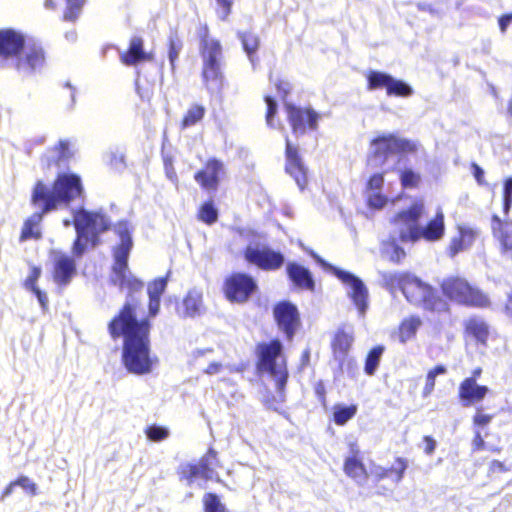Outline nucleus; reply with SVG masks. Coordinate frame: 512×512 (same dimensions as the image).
<instances>
[{"mask_svg":"<svg viewBox=\"0 0 512 512\" xmlns=\"http://www.w3.org/2000/svg\"><path fill=\"white\" fill-rule=\"evenodd\" d=\"M184 316L195 317L203 310L202 292L198 289H191L183 299Z\"/></svg>","mask_w":512,"mask_h":512,"instance_id":"30","label":"nucleus"},{"mask_svg":"<svg viewBox=\"0 0 512 512\" xmlns=\"http://www.w3.org/2000/svg\"><path fill=\"white\" fill-rule=\"evenodd\" d=\"M313 256L325 270L331 272L346 286L347 296L355 305L359 316L364 317L369 306V291L364 282L355 274L329 264L316 255Z\"/></svg>","mask_w":512,"mask_h":512,"instance_id":"10","label":"nucleus"},{"mask_svg":"<svg viewBox=\"0 0 512 512\" xmlns=\"http://www.w3.org/2000/svg\"><path fill=\"white\" fill-rule=\"evenodd\" d=\"M488 392L487 386L477 384L473 378H465L458 388V396L464 407L481 402Z\"/></svg>","mask_w":512,"mask_h":512,"instance_id":"21","label":"nucleus"},{"mask_svg":"<svg viewBox=\"0 0 512 512\" xmlns=\"http://www.w3.org/2000/svg\"><path fill=\"white\" fill-rule=\"evenodd\" d=\"M406 468H407V463L402 458H398L396 460L395 465H393L390 468V474L391 473H395L396 474V478H395V482L396 483H399L402 480Z\"/></svg>","mask_w":512,"mask_h":512,"instance_id":"51","label":"nucleus"},{"mask_svg":"<svg viewBox=\"0 0 512 512\" xmlns=\"http://www.w3.org/2000/svg\"><path fill=\"white\" fill-rule=\"evenodd\" d=\"M418 144L414 141L398 137L394 134H384L373 139L370 144L367 164L369 167H382L389 156L396 153H411L417 151Z\"/></svg>","mask_w":512,"mask_h":512,"instance_id":"7","label":"nucleus"},{"mask_svg":"<svg viewBox=\"0 0 512 512\" xmlns=\"http://www.w3.org/2000/svg\"><path fill=\"white\" fill-rule=\"evenodd\" d=\"M421 324L422 321L417 316L405 318L399 326V341L405 344L407 341L412 340Z\"/></svg>","mask_w":512,"mask_h":512,"instance_id":"32","label":"nucleus"},{"mask_svg":"<svg viewBox=\"0 0 512 512\" xmlns=\"http://www.w3.org/2000/svg\"><path fill=\"white\" fill-rule=\"evenodd\" d=\"M275 320L279 329L291 340L300 324L299 312L295 305L290 302H280L273 310Z\"/></svg>","mask_w":512,"mask_h":512,"instance_id":"16","label":"nucleus"},{"mask_svg":"<svg viewBox=\"0 0 512 512\" xmlns=\"http://www.w3.org/2000/svg\"><path fill=\"white\" fill-rule=\"evenodd\" d=\"M400 179L403 187L414 188L420 181V175L412 169H405L401 172Z\"/></svg>","mask_w":512,"mask_h":512,"instance_id":"46","label":"nucleus"},{"mask_svg":"<svg viewBox=\"0 0 512 512\" xmlns=\"http://www.w3.org/2000/svg\"><path fill=\"white\" fill-rule=\"evenodd\" d=\"M218 467H220V463L217 453L215 450L209 449L197 464L184 463L180 465L178 473L180 480L184 481L186 485L196 484L198 487H202L203 483L208 480H218L216 473Z\"/></svg>","mask_w":512,"mask_h":512,"instance_id":"11","label":"nucleus"},{"mask_svg":"<svg viewBox=\"0 0 512 512\" xmlns=\"http://www.w3.org/2000/svg\"><path fill=\"white\" fill-rule=\"evenodd\" d=\"M74 224L77 238L74 241L73 253L81 256L88 242L96 245L98 235L110 227V220L100 212H89L84 208L73 211V220H63V225L69 227Z\"/></svg>","mask_w":512,"mask_h":512,"instance_id":"6","label":"nucleus"},{"mask_svg":"<svg viewBox=\"0 0 512 512\" xmlns=\"http://www.w3.org/2000/svg\"><path fill=\"white\" fill-rule=\"evenodd\" d=\"M145 434L149 440L160 442L169 437L170 431L167 427L154 424L146 428Z\"/></svg>","mask_w":512,"mask_h":512,"instance_id":"42","label":"nucleus"},{"mask_svg":"<svg viewBox=\"0 0 512 512\" xmlns=\"http://www.w3.org/2000/svg\"><path fill=\"white\" fill-rule=\"evenodd\" d=\"M286 172L291 175L300 189H303L307 183V171L301 157L298 154L297 147L293 146L286 137Z\"/></svg>","mask_w":512,"mask_h":512,"instance_id":"19","label":"nucleus"},{"mask_svg":"<svg viewBox=\"0 0 512 512\" xmlns=\"http://www.w3.org/2000/svg\"><path fill=\"white\" fill-rule=\"evenodd\" d=\"M183 43L176 33H171L169 36V51L168 58L172 69H174L175 61L182 50Z\"/></svg>","mask_w":512,"mask_h":512,"instance_id":"41","label":"nucleus"},{"mask_svg":"<svg viewBox=\"0 0 512 512\" xmlns=\"http://www.w3.org/2000/svg\"><path fill=\"white\" fill-rule=\"evenodd\" d=\"M223 173V163L217 159H210L205 168L195 174V181L204 189L216 190Z\"/></svg>","mask_w":512,"mask_h":512,"instance_id":"23","label":"nucleus"},{"mask_svg":"<svg viewBox=\"0 0 512 512\" xmlns=\"http://www.w3.org/2000/svg\"><path fill=\"white\" fill-rule=\"evenodd\" d=\"M199 216L203 222L212 224L216 222L218 212L211 202H207L202 205Z\"/></svg>","mask_w":512,"mask_h":512,"instance_id":"45","label":"nucleus"},{"mask_svg":"<svg viewBox=\"0 0 512 512\" xmlns=\"http://www.w3.org/2000/svg\"><path fill=\"white\" fill-rule=\"evenodd\" d=\"M424 203L414 202L409 208L396 213L390 219V236L401 242H417L420 219L424 214Z\"/></svg>","mask_w":512,"mask_h":512,"instance_id":"9","label":"nucleus"},{"mask_svg":"<svg viewBox=\"0 0 512 512\" xmlns=\"http://www.w3.org/2000/svg\"><path fill=\"white\" fill-rule=\"evenodd\" d=\"M384 346L378 345L370 350L366 357L364 371L367 375L372 376L375 374L381 357L384 353Z\"/></svg>","mask_w":512,"mask_h":512,"instance_id":"36","label":"nucleus"},{"mask_svg":"<svg viewBox=\"0 0 512 512\" xmlns=\"http://www.w3.org/2000/svg\"><path fill=\"white\" fill-rule=\"evenodd\" d=\"M288 119L295 134H304L306 127L317 129L319 114L313 109H302L292 104H286Z\"/></svg>","mask_w":512,"mask_h":512,"instance_id":"17","label":"nucleus"},{"mask_svg":"<svg viewBox=\"0 0 512 512\" xmlns=\"http://www.w3.org/2000/svg\"><path fill=\"white\" fill-rule=\"evenodd\" d=\"M473 175L479 185L485 184L484 181V170L476 163L472 164Z\"/></svg>","mask_w":512,"mask_h":512,"instance_id":"58","label":"nucleus"},{"mask_svg":"<svg viewBox=\"0 0 512 512\" xmlns=\"http://www.w3.org/2000/svg\"><path fill=\"white\" fill-rule=\"evenodd\" d=\"M55 155L52 156L53 161L62 160L68 157V142L61 140L53 150Z\"/></svg>","mask_w":512,"mask_h":512,"instance_id":"53","label":"nucleus"},{"mask_svg":"<svg viewBox=\"0 0 512 512\" xmlns=\"http://www.w3.org/2000/svg\"><path fill=\"white\" fill-rule=\"evenodd\" d=\"M491 230L502 257L512 260V222L492 217Z\"/></svg>","mask_w":512,"mask_h":512,"instance_id":"18","label":"nucleus"},{"mask_svg":"<svg viewBox=\"0 0 512 512\" xmlns=\"http://www.w3.org/2000/svg\"><path fill=\"white\" fill-rule=\"evenodd\" d=\"M354 341L351 331L339 330L333 340L332 347L335 358L342 361Z\"/></svg>","mask_w":512,"mask_h":512,"instance_id":"31","label":"nucleus"},{"mask_svg":"<svg viewBox=\"0 0 512 512\" xmlns=\"http://www.w3.org/2000/svg\"><path fill=\"white\" fill-rule=\"evenodd\" d=\"M167 277H161L150 282L147 286L149 298H161L167 287Z\"/></svg>","mask_w":512,"mask_h":512,"instance_id":"43","label":"nucleus"},{"mask_svg":"<svg viewBox=\"0 0 512 512\" xmlns=\"http://www.w3.org/2000/svg\"><path fill=\"white\" fill-rule=\"evenodd\" d=\"M257 288L255 280L244 273H235L225 281L224 291L231 302L243 303L254 293Z\"/></svg>","mask_w":512,"mask_h":512,"instance_id":"15","label":"nucleus"},{"mask_svg":"<svg viewBox=\"0 0 512 512\" xmlns=\"http://www.w3.org/2000/svg\"><path fill=\"white\" fill-rule=\"evenodd\" d=\"M126 315L114 317L108 329L111 337L117 339L124 337L122 361L124 367L132 374L145 375L152 372L157 358L150 354L149 331L150 323L147 319L140 322H125Z\"/></svg>","mask_w":512,"mask_h":512,"instance_id":"2","label":"nucleus"},{"mask_svg":"<svg viewBox=\"0 0 512 512\" xmlns=\"http://www.w3.org/2000/svg\"><path fill=\"white\" fill-rule=\"evenodd\" d=\"M473 451H479L484 449L485 441L483 440L479 431L475 432V436L472 442Z\"/></svg>","mask_w":512,"mask_h":512,"instance_id":"60","label":"nucleus"},{"mask_svg":"<svg viewBox=\"0 0 512 512\" xmlns=\"http://www.w3.org/2000/svg\"><path fill=\"white\" fill-rule=\"evenodd\" d=\"M357 412V407L355 405L350 406H342L336 405L334 407V421L337 425H344L350 419H352Z\"/></svg>","mask_w":512,"mask_h":512,"instance_id":"38","label":"nucleus"},{"mask_svg":"<svg viewBox=\"0 0 512 512\" xmlns=\"http://www.w3.org/2000/svg\"><path fill=\"white\" fill-rule=\"evenodd\" d=\"M201 38L200 51L202 63H222L223 52L220 42L208 35V27L205 25L199 32Z\"/></svg>","mask_w":512,"mask_h":512,"instance_id":"20","label":"nucleus"},{"mask_svg":"<svg viewBox=\"0 0 512 512\" xmlns=\"http://www.w3.org/2000/svg\"><path fill=\"white\" fill-rule=\"evenodd\" d=\"M235 0H216L218 5L217 15L221 20H226L231 13V8Z\"/></svg>","mask_w":512,"mask_h":512,"instance_id":"48","label":"nucleus"},{"mask_svg":"<svg viewBox=\"0 0 512 512\" xmlns=\"http://www.w3.org/2000/svg\"><path fill=\"white\" fill-rule=\"evenodd\" d=\"M424 441L426 442L425 453L430 455L436 448V442L430 436H425Z\"/></svg>","mask_w":512,"mask_h":512,"instance_id":"64","label":"nucleus"},{"mask_svg":"<svg viewBox=\"0 0 512 512\" xmlns=\"http://www.w3.org/2000/svg\"><path fill=\"white\" fill-rule=\"evenodd\" d=\"M244 51L246 52L250 62L255 66L257 60L255 53L259 47V38L252 32L239 33Z\"/></svg>","mask_w":512,"mask_h":512,"instance_id":"34","label":"nucleus"},{"mask_svg":"<svg viewBox=\"0 0 512 512\" xmlns=\"http://www.w3.org/2000/svg\"><path fill=\"white\" fill-rule=\"evenodd\" d=\"M465 331L468 337L486 346L490 334L488 324L480 317H471L465 321Z\"/></svg>","mask_w":512,"mask_h":512,"instance_id":"26","label":"nucleus"},{"mask_svg":"<svg viewBox=\"0 0 512 512\" xmlns=\"http://www.w3.org/2000/svg\"><path fill=\"white\" fill-rule=\"evenodd\" d=\"M276 88L279 93L283 94L284 97L290 92L291 84L288 81L280 80L276 83Z\"/></svg>","mask_w":512,"mask_h":512,"instance_id":"62","label":"nucleus"},{"mask_svg":"<svg viewBox=\"0 0 512 512\" xmlns=\"http://www.w3.org/2000/svg\"><path fill=\"white\" fill-rule=\"evenodd\" d=\"M202 79L210 93L220 92L224 82L222 63H202Z\"/></svg>","mask_w":512,"mask_h":512,"instance_id":"25","label":"nucleus"},{"mask_svg":"<svg viewBox=\"0 0 512 512\" xmlns=\"http://www.w3.org/2000/svg\"><path fill=\"white\" fill-rule=\"evenodd\" d=\"M33 292L36 295L43 310L47 308L48 298L47 295L42 292L38 287H33Z\"/></svg>","mask_w":512,"mask_h":512,"instance_id":"59","label":"nucleus"},{"mask_svg":"<svg viewBox=\"0 0 512 512\" xmlns=\"http://www.w3.org/2000/svg\"><path fill=\"white\" fill-rule=\"evenodd\" d=\"M387 199L379 191L369 192L368 204L372 208L381 209L386 204Z\"/></svg>","mask_w":512,"mask_h":512,"instance_id":"49","label":"nucleus"},{"mask_svg":"<svg viewBox=\"0 0 512 512\" xmlns=\"http://www.w3.org/2000/svg\"><path fill=\"white\" fill-rule=\"evenodd\" d=\"M83 194L81 178L76 174L62 173L58 175L53 185L38 181L32 190L31 203L41 211L35 212L25 221L21 240L40 238L39 224L43 215L68 206L70 202L82 198Z\"/></svg>","mask_w":512,"mask_h":512,"instance_id":"1","label":"nucleus"},{"mask_svg":"<svg viewBox=\"0 0 512 512\" xmlns=\"http://www.w3.org/2000/svg\"><path fill=\"white\" fill-rule=\"evenodd\" d=\"M204 512H228L218 495L206 493L203 496Z\"/></svg>","mask_w":512,"mask_h":512,"instance_id":"39","label":"nucleus"},{"mask_svg":"<svg viewBox=\"0 0 512 512\" xmlns=\"http://www.w3.org/2000/svg\"><path fill=\"white\" fill-rule=\"evenodd\" d=\"M148 58V54L143 50V40L136 36L131 39L128 51L121 56L122 62L126 65H135Z\"/></svg>","mask_w":512,"mask_h":512,"instance_id":"29","label":"nucleus"},{"mask_svg":"<svg viewBox=\"0 0 512 512\" xmlns=\"http://www.w3.org/2000/svg\"><path fill=\"white\" fill-rule=\"evenodd\" d=\"M398 240L392 239V236H389V240L382 243L383 255L395 263L400 262L405 257L404 249L397 244Z\"/></svg>","mask_w":512,"mask_h":512,"instance_id":"35","label":"nucleus"},{"mask_svg":"<svg viewBox=\"0 0 512 512\" xmlns=\"http://www.w3.org/2000/svg\"><path fill=\"white\" fill-rule=\"evenodd\" d=\"M444 233V213L441 208H438L436 215L428 221L426 225H421L419 223L417 241L424 239L428 242H435L442 239Z\"/></svg>","mask_w":512,"mask_h":512,"instance_id":"24","label":"nucleus"},{"mask_svg":"<svg viewBox=\"0 0 512 512\" xmlns=\"http://www.w3.org/2000/svg\"><path fill=\"white\" fill-rule=\"evenodd\" d=\"M54 261V281L58 285L66 286L76 274V263L74 259L63 253H55Z\"/></svg>","mask_w":512,"mask_h":512,"instance_id":"22","label":"nucleus"},{"mask_svg":"<svg viewBox=\"0 0 512 512\" xmlns=\"http://www.w3.org/2000/svg\"><path fill=\"white\" fill-rule=\"evenodd\" d=\"M367 83L368 90L385 89L389 97L408 98L414 94L413 87L407 82L381 71H370Z\"/></svg>","mask_w":512,"mask_h":512,"instance_id":"13","label":"nucleus"},{"mask_svg":"<svg viewBox=\"0 0 512 512\" xmlns=\"http://www.w3.org/2000/svg\"><path fill=\"white\" fill-rule=\"evenodd\" d=\"M265 102H266V105H267V113H266L267 125L270 126V127H274L273 116L275 115V113L277 111V103L270 96H266L265 97Z\"/></svg>","mask_w":512,"mask_h":512,"instance_id":"50","label":"nucleus"},{"mask_svg":"<svg viewBox=\"0 0 512 512\" xmlns=\"http://www.w3.org/2000/svg\"><path fill=\"white\" fill-rule=\"evenodd\" d=\"M41 274V270L39 268L34 267L31 275L26 279L25 286L27 289L33 291V287H37L35 285L36 280L39 278Z\"/></svg>","mask_w":512,"mask_h":512,"instance_id":"55","label":"nucleus"},{"mask_svg":"<svg viewBox=\"0 0 512 512\" xmlns=\"http://www.w3.org/2000/svg\"><path fill=\"white\" fill-rule=\"evenodd\" d=\"M160 310V298H149L148 312L150 317H155Z\"/></svg>","mask_w":512,"mask_h":512,"instance_id":"57","label":"nucleus"},{"mask_svg":"<svg viewBox=\"0 0 512 512\" xmlns=\"http://www.w3.org/2000/svg\"><path fill=\"white\" fill-rule=\"evenodd\" d=\"M503 198V210L504 213L507 215L512 206V176L504 181Z\"/></svg>","mask_w":512,"mask_h":512,"instance_id":"47","label":"nucleus"},{"mask_svg":"<svg viewBox=\"0 0 512 512\" xmlns=\"http://www.w3.org/2000/svg\"><path fill=\"white\" fill-rule=\"evenodd\" d=\"M17 486H20L26 491H29L32 495H36L37 486L35 483L31 482L30 479L26 476H21L16 480Z\"/></svg>","mask_w":512,"mask_h":512,"instance_id":"54","label":"nucleus"},{"mask_svg":"<svg viewBox=\"0 0 512 512\" xmlns=\"http://www.w3.org/2000/svg\"><path fill=\"white\" fill-rule=\"evenodd\" d=\"M384 281L391 285H398L406 299L414 304L431 311L447 310V303L437 297L431 286L410 274L386 273Z\"/></svg>","mask_w":512,"mask_h":512,"instance_id":"5","label":"nucleus"},{"mask_svg":"<svg viewBox=\"0 0 512 512\" xmlns=\"http://www.w3.org/2000/svg\"><path fill=\"white\" fill-rule=\"evenodd\" d=\"M13 63L17 71L25 76L40 71L45 64L42 47L25 45L24 35L14 29L0 30V67Z\"/></svg>","mask_w":512,"mask_h":512,"instance_id":"4","label":"nucleus"},{"mask_svg":"<svg viewBox=\"0 0 512 512\" xmlns=\"http://www.w3.org/2000/svg\"><path fill=\"white\" fill-rule=\"evenodd\" d=\"M384 183L383 173H375L373 174L367 183L368 190L370 192L380 191Z\"/></svg>","mask_w":512,"mask_h":512,"instance_id":"52","label":"nucleus"},{"mask_svg":"<svg viewBox=\"0 0 512 512\" xmlns=\"http://www.w3.org/2000/svg\"><path fill=\"white\" fill-rule=\"evenodd\" d=\"M84 2L85 0H66L67 9L64 13V19L66 21H75L81 12Z\"/></svg>","mask_w":512,"mask_h":512,"instance_id":"44","label":"nucleus"},{"mask_svg":"<svg viewBox=\"0 0 512 512\" xmlns=\"http://www.w3.org/2000/svg\"><path fill=\"white\" fill-rule=\"evenodd\" d=\"M512 22V13L510 14H505V15H502L499 20H498V23H499V28L501 30L502 33H505L506 30H507V27L509 26V24Z\"/></svg>","mask_w":512,"mask_h":512,"instance_id":"61","label":"nucleus"},{"mask_svg":"<svg viewBox=\"0 0 512 512\" xmlns=\"http://www.w3.org/2000/svg\"><path fill=\"white\" fill-rule=\"evenodd\" d=\"M245 259L266 271L278 270L285 262V257L280 251L260 243H250L244 251Z\"/></svg>","mask_w":512,"mask_h":512,"instance_id":"14","label":"nucleus"},{"mask_svg":"<svg viewBox=\"0 0 512 512\" xmlns=\"http://www.w3.org/2000/svg\"><path fill=\"white\" fill-rule=\"evenodd\" d=\"M259 362L258 369L267 372L275 380L276 388L282 392L285 388L288 372L284 357L282 356V344L279 340L258 345Z\"/></svg>","mask_w":512,"mask_h":512,"instance_id":"8","label":"nucleus"},{"mask_svg":"<svg viewBox=\"0 0 512 512\" xmlns=\"http://www.w3.org/2000/svg\"><path fill=\"white\" fill-rule=\"evenodd\" d=\"M344 471L355 480L365 479L366 471L364 465L356 458V456L348 457L345 460Z\"/></svg>","mask_w":512,"mask_h":512,"instance_id":"37","label":"nucleus"},{"mask_svg":"<svg viewBox=\"0 0 512 512\" xmlns=\"http://www.w3.org/2000/svg\"><path fill=\"white\" fill-rule=\"evenodd\" d=\"M114 232L118 235L120 243L114 248V264L112 267L111 281L122 290H127L126 302L116 317L126 315L125 322H140L136 318V308L139 304L137 294H141L144 283L136 278L128 268V257L133 247L131 228L128 222L120 221L114 226Z\"/></svg>","mask_w":512,"mask_h":512,"instance_id":"3","label":"nucleus"},{"mask_svg":"<svg viewBox=\"0 0 512 512\" xmlns=\"http://www.w3.org/2000/svg\"><path fill=\"white\" fill-rule=\"evenodd\" d=\"M447 372V369L443 365H437L435 368L430 370L426 376V383L423 388V397L429 396L435 387V380L438 375H443Z\"/></svg>","mask_w":512,"mask_h":512,"instance_id":"40","label":"nucleus"},{"mask_svg":"<svg viewBox=\"0 0 512 512\" xmlns=\"http://www.w3.org/2000/svg\"><path fill=\"white\" fill-rule=\"evenodd\" d=\"M478 232L470 227L460 226L459 236L451 240L449 252L451 256L468 249L475 241Z\"/></svg>","mask_w":512,"mask_h":512,"instance_id":"28","label":"nucleus"},{"mask_svg":"<svg viewBox=\"0 0 512 512\" xmlns=\"http://www.w3.org/2000/svg\"><path fill=\"white\" fill-rule=\"evenodd\" d=\"M206 114V108L202 104L193 103L187 109L181 123V129H187L199 123Z\"/></svg>","mask_w":512,"mask_h":512,"instance_id":"33","label":"nucleus"},{"mask_svg":"<svg viewBox=\"0 0 512 512\" xmlns=\"http://www.w3.org/2000/svg\"><path fill=\"white\" fill-rule=\"evenodd\" d=\"M223 369L224 365L222 363L214 361L207 366L204 373L208 375H215L221 373Z\"/></svg>","mask_w":512,"mask_h":512,"instance_id":"56","label":"nucleus"},{"mask_svg":"<svg viewBox=\"0 0 512 512\" xmlns=\"http://www.w3.org/2000/svg\"><path fill=\"white\" fill-rule=\"evenodd\" d=\"M491 421V416L486 414H476L474 416V424L478 426H485Z\"/></svg>","mask_w":512,"mask_h":512,"instance_id":"63","label":"nucleus"},{"mask_svg":"<svg viewBox=\"0 0 512 512\" xmlns=\"http://www.w3.org/2000/svg\"><path fill=\"white\" fill-rule=\"evenodd\" d=\"M442 291L450 300L466 306L483 307L487 297L462 278H448L442 283Z\"/></svg>","mask_w":512,"mask_h":512,"instance_id":"12","label":"nucleus"},{"mask_svg":"<svg viewBox=\"0 0 512 512\" xmlns=\"http://www.w3.org/2000/svg\"><path fill=\"white\" fill-rule=\"evenodd\" d=\"M287 273L291 281L298 287L314 290V280L310 271L297 263H288Z\"/></svg>","mask_w":512,"mask_h":512,"instance_id":"27","label":"nucleus"}]
</instances>
